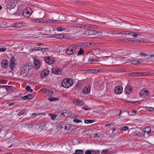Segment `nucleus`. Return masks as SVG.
Returning <instances> with one entry per match:
<instances>
[{"instance_id": "obj_1", "label": "nucleus", "mask_w": 154, "mask_h": 154, "mask_svg": "<svg viewBox=\"0 0 154 154\" xmlns=\"http://www.w3.org/2000/svg\"><path fill=\"white\" fill-rule=\"evenodd\" d=\"M80 45L79 44H73L69 48L66 50V54L69 55H72L77 53L76 49L77 47H79Z\"/></svg>"}, {"instance_id": "obj_2", "label": "nucleus", "mask_w": 154, "mask_h": 154, "mask_svg": "<svg viewBox=\"0 0 154 154\" xmlns=\"http://www.w3.org/2000/svg\"><path fill=\"white\" fill-rule=\"evenodd\" d=\"M73 84L72 79L70 78H66L63 79L61 83L62 87L66 88H68L72 86Z\"/></svg>"}, {"instance_id": "obj_3", "label": "nucleus", "mask_w": 154, "mask_h": 154, "mask_svg": "<svg viewBox=\"0 0 154 154\" xmlns=\"http://www.w3.org/2000/svg\"><path fill=\"white\" fill-rule=\"evenodd\" d=\"M24 127L27 128H32L33 130H35V131L39 132L42 130L43 126H40L36 124H33L32 125L31 124H29L28 123H26L24 125Z\"/></svg>"}, {"instance_id": "obj_4", "label": "nucleus", "mask_w": 154, "mask_h": 154, "mask_svg": "<svg viewBox=\"0 0 154 154\" xmlns=\"http://www.w3.org/2000/svg\"><path fill=\"white\" fill-rule=\"evenodd\" d=\"M17 1L16 0H10L7 6V11H9L12 9L14 8L16 5Z\"/></svg>"}, {"instance_id": "obj_5", "label": "nucleus", "mask_w": 154, "mask_h": 154, "mask_svg": "<svg viewBox=\"0 0 154 154\" xmlns=\"http://www.w3.org/2000/svg\"><path fill=\"white\" fill-rule=\"evenodd\" d=\"M10 67L12 70H14L16 67V60L14 57H12L10 59Z\"/></svg>"}, {"instance_id": "obj_6", "label": "nucleus", "mask_w": 154, "mask_h": 154, "mask_svg": "<svg viewBox=\"0 0 154 154\" xmlns=\"http://www.w3.org/2000/svg\"><path fill=\"white\" fill-rule=\"evenodd\" d=\"M62 70V69L58 67H55L52 69L51 72L53 74L59 75L61 74Z\"/></svg>"}, {"instance_id": "obj_7", "label": "nucleus", "mask_w": 154, "mask_h": 154, "mask_svg": "<svg viewBox=\"0 0 154 154\" xmlns=\"http://www.w3.org/2000/svg\"><path fill=\"white\" fill-rule=\"evenodd\" d=\"M149 94L148 90H146L144 89L143 90H141L139 92L140 96L141 97H145L148 96L149 95Z\"/></svg>"}, {"instance_id": "obj_8", "label": "nucleus", "mask_w": 154, "mask_h": 154, "mask_svg": "<svg viewBox=\"0 0 154 154\" xmlns=\"http://www.w3.org/2000/svg\"><path fill=\"white\" fill-rule=\"evenodd\" d=\"M50 73V71L48 69L44 70L40 74L42 78L43 79L46 78Z\"/></svg>"}, {"instance_id": "obj_9", "label": "nucleus", "mask_w": 154, "mask_h": 154, "mask_svg": "<svg viewBox=\"0 0 154 154\" xmlns=\"http://www.w3.org/2000/svg\"><path fill=\"white\" fill-rule=\"evenodd\" d=\"M123 88L121 86H117L114 88V92L116 94H119L122 92Z\"/></svg>"}, {"instance_id": "obj_10", "label": "nucleus", "mask_w": 154, "mask_h": 154, "mask_svg": "<svg viewBox=\"0 0 154 154\" xmlns=\"http://www.w3.org/2000/svg\"><path fill=\"white\" fill-rule=\"evenodd\" d=\"M45 60L46 63L49 65L52 64L54 62V60L51 58L49 56L45 57Z\"/></svg>"}, {"instance_id": "obj_11", "label": "nucleus", "mask_w": 154, "mask_h": 154, "mask_svg": "<svg viewBox=\"0 0 154 154\" xmlns=\"http://www.w3.org/2000/svg\"><path fill=\"white\" fill-rule=\"evenodd\" d=\"M34 68L35 69H39L41 65L40 61L38 60L35 59H34Z\"/></svg>"}, {"instance_id": "obj_12", "label": "nucleus", "mask_w": 154, "mask_h": 154, "mask_svg": "<svg viewBox=\"0 0 154 154\" xmlns=\"http://www.w3.org/2000/svg\"><path fill=\"white\" fill-rule=\"evenodd\" d=\"M109 33H111L113 34H117L118 35H121L122 36H120V37H122L124 35L125 31H110L109 32Z\"/></svg>"}, {"instance_id": "obj_13", "label": "nucleus", "mask_w": 154, "mask_h": 154, "mask_svg": "<svg viewBox=\"0 0 154 154\" xmlns=\"http://www.w3.org/2000/svg\"><path fill=\"white\" fill-rule=\"evenodd\" d=\"M125 34L126 35H132V36L134 37H136L137 35H140V33L139 32L136 33L134 32H130V31H125Z\"/></svg>"}, {"instance_id": "obj_14", "label": "nucleus", "mask_w": 154, "mask_h": 154, "mask_svg": "<svg viewBox=\"0 0 154 154\" xmlns=\"http://www.w3.org/2000/svg\"><path fill=\"white\" fill-rule=\"evenodd\" d=\"M73 102L74 104L77 106L78 105H79L80 106H82L84 104L83 100L79 99H75Z\"/></svg>"}, {"instance_id": "obj_15", "label": "nucleus", "mask_w": 154, "mask_h": 154, "mask_svg": "<svg viewBox=\"0 0 154 154\" xmlns=\"http://www.w3.org/2000/svg\"><path fill=\"white\" fill-rule=\"evenodd\" d=\"M91 87L90 85L85 87L82 90V93L85 94H87L90 92Z\"/></svg>"}, {"instance_id": "obj_16", "label": "nucleus", "mask_w": 154, "mask_h": 154, "mask_svg": "<svg viewBox=\"0 0 154 154\" xmlns=\"http://www.w3.org/2000/svg\"><path fill=\"white\" fill-rule=\"evenodd\" d=\"M8 60H3L1 62V66L3 68H6L8 66Z\"/></svg>"}, {"instance_id": "obj_17", "label": "nucleus", "mask_w": 154, "mask_h": 154, "mask_svg": "<svg viewBox=\"0 0 154 154\" xmlns=\"http://www.w3.org/2000/svg\"><path fill=\"white\" fill-rule=\"evenodd\" d=\"M119 115L121 116L122 117H125L129 115L128 112L126 111H124L122 112V111H120Z\"/></svg>"}, {"instance_id": "obj_18", "label": "nucleus", "mask_w": 154, "mask_h": 154, "mask_svg": "<svg viewBox=\"0 0 154 154\" xmlns=\"http://www.w3.org/2000/svg\"><path fill=\"white\" fill-rule=\"evenodd\" d=\"M27 68L26 66H24L20 70V73L22 75H26L27 73Z\"/></svg>"}, {"instance_id": "obj_19", "label": "nucleus", "mask_w": 154, "mask_h": 154, "mask_svg": "<svg viewBox=\"0 0 154 154\" xmlns=\"http://www.w3.org/2000/svg\"><path fill=\"white\" fill-rule=\"evenodd\" d=\"M44 93L47 95L49 96L52 95L53 92L47 89H45L44 90Z\"/></svg>"}, {"instance_id": "obj_20", "label": "nucleus", "mask_w": 154, "mask_h": 154, "mask_svg": "<svg viewBox=\"0 0 154 154\" xmlns=\"http://www.w3.org/2000/svg\"><path fill=\"white\" fill-rule=\"evenodd\" d=\"M125 91L128 94H130L132 92V89L131 86L129 85L126 86L125 87Z\"/></svg>"}, {"instance_id": "obj_21", "label": "nucleus", "mask_w": 154, "mask_h": 154, "mask_svg": "<svg viewBox=\"0 0 154 154\" xmlns=\"http://www.w3.org/2000/svg\"><path fill=\"white\" fill-rule=\"evenodd\" d=\"M30 12L27 9H26L23 10V14L24 17H28L30 15Z\"/></svg>"}, {"instance_id": "obj_22", "label": "nucleus", "mask_w": 154, "mask_h": 154, "mask_svg": "<svg viewBox=\"0 0 154 154\" xmlns=\"http://www.w3.org/2000/svg\"><path fill=\"white\" fill-rule=\"evenodd\" d=\"M132 135L133 137H141L142 136V134L140 131H135L132 133Z\"/></svg>"}, {"instance_id": "obj_23", "label": "nucleus", "mask_w": 154, "mask_h": 154, "mask_svg": "<svg viewBox=\"0 0 154 154\" xmlns=\"http://www.w3.org/2000/svg\"><path fill=\"white\" fill-rule=\"evenodd\" d=\"M151 128L149 127H146L144 128L142 130V131L144 133L146 132L148 134L151 132Z\"/></svg>"}, {"instance_id": "obj_24", "label": "nucleus", "mask_w": 154, "mask_h": 154, "mask_svg": "<svg viewBox=\"0 0 154 154\" xmlns=\"http://www.w3.org/2000/svg\"><path fill=\"white\" fill-rule=\"evenodd\" d=\"M68 112L65 111H64L63 112L62 111H60L57 112V114L58 115H59L60 116H63L66 117V115H67Z\"/></svg>"}, {"instance_id": "obj_25", "label": "nucleus", "mask_w": 154, "mask_h": 154, "mask_svg": "<svg viewBox=\"0 0 154 154\" xmlns=\"http://www.w3.org/2000/svg\"><path fill=\"white\" fill-rule=\"evenodd\" d=\"M142 75L143 76H149L151 75L150 73H145L142 74L140 72H135L136 76H141Z\"/></svg>"}, {"instance_id": "obj_26", "label": "nucleus", "mask_w": 154, "mask_h": 154, "mask_svg": "<svg viewBox=\"0 0 154 154\" xmlns=\"http://www.w3.org/2000/svg\"><path fill=\"white\" fill-rule=\"evenodd\" d=\"M26 110V109H24L21 110H17V112H18V113H17V115H18L19 116H21L22 115H23L25 113Z\"/></svg>"}, {"instance_id": "obj_27", "label": "nucleus", "mask_w": 154, "mask_h": 154, "mask_svg": "<svg viewBox=\"0 0 154 154\" xmlns=\"http://www.w3.org/2000/svg\"><path fill=\"white\" fill-rule=\"evenodd\" d=\"M22 24L20 23H17L12 24V26L16 28H18L22 26Z\"/></svg>"}, {"instance_id": "obj_28", "label": "nucleus", "mask_w": 154, "mask_h": 154, "mask_svg": "<svg viewBox=\"0 0 154 154\" xmlns=\"http://www.w3.org/2000/svg\"><path fill=\"white\" fill-rule=\"evenodd\" d=\"M49 116L51 117L52 120H54L57 117V114H54L52 113H49Z\"/></svg>"}, {"instance_id": "obj_29", "label": "nucleus", "mask_w": 154, "mask_h": 154, "mask_svg": "<svg viewBox=\"0 0 154 154\" xmlns=\"http://www.w3.org/2000/svg\"><path fill=\"white\" fill-rule=\"evenodd\" d=\"M89 35H95L96 34L97 32L95 30L89 29Z\"/></svg>"}, {"instance_id": "obj_30", "label": "nucleus", "mask_w": 154, "mask_h": 154, "mask_svg": "<svg viewBox=\"0 0 154 154\" xmlns=\"http://www.w3.org/2000/svg\"><path fill=\"white\" fill-rule=\"evenodd\" d=\"M59 100V98L56 97H51L48 99V100L51 101L52 102L53 101H56Z\"/></svg>"}, {"instance_id": "obj_31", "label": "nucleus", "mask_w": 154, "mask_h": 154, "mask_svg": "<svg viewBox=\"0 0 154 154\" xmlns=\"http://www.w3.org/2000/svg\"><path fill=\"white\" fill-rule=\"evenodd\" d=\"M86 72H87L88 73H95V69H88L87 70H86Z\"/></svg>"}, {"instance_id": "obj_32", "label": "nucleus", "mask_w": 154, "mask_h": 154, "mask_svg": "<svg viewBox=\"0 0 154 154\" xmlns=\"http://www.w3.org/2000/svg\"><path fill=\"white\" fill-rule=\"evenodd\" d=\"M84 54V51L82 48H80L79 51L78 52L77 55H82Z\"/></svg>"}, {"instance_id": "obj_33", "label": "nucleus", "mask_w": 154, "mask_h": 154, "mask_svg": "<svg viewBox=\"0 0 154 154\" xmlns=\"http://www.w3.org/2000/svg\"><path fill=\"white\" fill-rule=\"evenodd\" d=\"M118 61L120 62V63L118 64L119 65H121V64H123L127 63L126 60H124L122 59L119 60Z\"/></svg>"}, {"instance_id": "obj_34", "label": "nucleus", "mask_w": 154, "mask_h": 154, "mask_svg": "<svg viewBox=\"0 0 154 154\" xmlns=\"http://www.w3.org/2000/svg\"><path fill=\"white\" fill-rule=\"evenodd\" d=\"M83 152V151L82 150H75V152L72 154H82Z\"/></svg>"}, {"instance_id": "obj_35", "label": "nucleus", "mask_w": 154, "mask_h": 154, "mask_svg": "<svg viewBox=\"0 0 154 154\" xmlns=\"http://www.w3.org/2000/svg\"><path fill=\"white\" fill-rule=\"evenodd\" d=\"M53 37L54 38H62V37H63L64 36L62 34L60 35L58 34L57 35H54Z\"/></svg>"}, {"instance_id": "obj_36", "label": "nucleus", "mask_w": 154, "mask_h": 154, "mask_svg": "<svg viewBox=\"0 0 154 154\" xmlns=\"http://www.w3.org/2000/svg\"><path fill=\"white\" fill-rule=\"evenodd\" d=\"M144 42L143 41H142L141 40H139L138 39H136L135 40H132V43H141Z\"/></svg>"}, {"instance_id": "obj_37", "label": "nucleus", "mask_w": 154, "mask_h": 154, "mask_svg": "<svg viewBox=\"0 0 154 154\" xmlns=\"http://www.w3.org/2000/svg\"><path fill=\"white\" fill-rule=\"evenodd\" d=\"M145 109L148 111H151L154 110V108L152 107H145Z\"/></svg>"}, {"instance_id": "obj_38", "label": "nucleus", "mask_w": 154, "mask_h": 154, "mask_svg": "<svg viewBox=\"0 0 154 154\" xmlns=\"http://www.w3.org/2000/svg\"><path fill=\"white\" fill-rule=\"evenodd\" d=\"M26 90L27 91L32 92L33 90L31 88V87L29 86H27L26 88Z\"/></svg>"}, {"instance_id": "obj_39", "label": "nucleus", "mask_w": 154, "mask_h": 154, "mask_svg": "<svg viewBox=\"0 0 154 154\" xmlns=\"http://www.w3.org/2000/svg\"><path fill=\"white\" fill-rule=\"evenodd\" d=\"M94 122V121L91 120H85V123L86 124L92 123Z\"/></svg>"}, {"instance_id": "obj_40", "label": "nucleus", "mask_w": 154, "mask_h": 154, "mask_svg": "<svg viewBox=\"0 0 154 154\" xmlns=\"http://www.w3.org/2000/svg\"><path fill=\"white\" fill-rule=\"evenodd\" d=\"M44 20L42 18H38L37 23H44Z\"/></svg>"}, {"instance_id": "obj_41", "label": "nucleus", "mask_w": 154, "mask_h": 154, "mask_svg": "<svg viewBox=\"0 0 154 154\" xmlns=\"http://www.w3.org/2000/svg\"><path fill=\"white\" fill-rule=\"evenodd\" d=\"M44 23H51L52 22V20L50 19L44 20Z\"/></svg>"}, {"instance_id": "obj_42", "label": "nucleus", "mask_w": 154, "mask_h": 154, "mask_svg": "<svg viewBox=\"0 0 154 154\" xmlns=\"http://www.w3.org/2000/svg\"><path fill=\"white\" fill-rule=\"evenodd\" d=\"M84 36H88L89 35L88 30L86 31L84 33L82 34Z\"/></svg>"}, {"instance_id": "obj_43", "label": "nucleus", "mask_w": 154, "mask_h": 154, "mask_svg": "<svg viewBox=\"0 0 154 154\" xmlns=\"http://www.w3.org/2000/svg\"><path fill=\"white\" fill-rule=\"evenodd\" d=\"M84 24H77L75 26L76 27H78L79 28H84Z\"/></svg>"}, {"instance_id": "obj_44", "label": "nucleus", "mask_w": 154, "mask_h": 154, "mask_svg": "<svg viewBox=\"0 0 154 154\" xmlns=\"http://www.w3.org/2000/svg\"><path fill=\"white\" fill-rule=\"evenodd\" d=\"M6 48L5 47H2L0 46V52H4L6 50Z\"/></svg>"}, {"instance_id": "obj_45", "label": "nucleus", "mask_w": 154, "mask_h": 154, "mask_svg": "<svg viewBox=\"0 0 154 154\" xmlns=\"http://www.w3.org/2000/svg\"><path fill=\"white\" fill-rule=\"evenodd\" d=\"M103 82L101 80H99L97 82V85L100 86L102 85L103 84Z\"/></svg>"}, {"instance_id": "obj_46", "label": "nucleus", "mask_w": 154, "mask_h": 154, "mask_svg": "<svg viewBox=\"0 0 154 154\" xmlns=\"http://www.w3.org/2000/svg\"><path fill=\"white\" fill-rule=\"evenodd\" d=\"M109 150V149H106L102 150L101 151V153L102 154H107V152Z\"/></svg>"}, {"instance_id": "obj_47", "label": "nucleus", "mask_w": 154, "mask_h": 154, "mask_svg": "<svg viewBox=\"0 0 154 154\" xmlns=\"http://www.w3.org/2000/svg\"><path fill=\"white\" fill-rule=\"evenodd\" d=\"M73 121L74 122H76L77 123L82 122V121L81 120H79L77 118H74L73 119Z\"/></svg>"}, {"instance_id": "obj_48", "label": "nucleus", "mask_w": 154, "mask_h": 154, "mask_svg": "<svg viewBox=\"0 0 154 154\" xmlns=\"http://www.w3.org/2000/svg\"><path fill=\"white\" fill-rule=\"evenodd\" d=\"M128 129V128L127 126H124L120 128V130H124V131H126Z\"/></svg>"}, {"instance_id": "obj_49", "label": "nucleus", "mask_w": 154, "mask_h": 154, "mask_svg": "<svg viewBox=\"0 0 154 154\" xmlns=\"http://www.w3.org/2000/svg\"><path fill=\"white\" fill-rule=\"evenodd\" d=\"M84 28L85 29L90 28V27H91L90 24H84Z\"/></svg>"}, {"instance_id": "obj_50", "label": "nucleus", "mask_w": 154, "mask_h": 154, "mask_svg": "<svg viewBox=\"0 0 154 154\" xmlns=\"http://www.w3.org/2000/svg\"><path fill=\"white\" fill-rule=\"evenodd\" d=\"M92 151V154H99L100 153V151L99 150H93Z\"/></svg>"}, {"instance_id": "obj_51", "label": "nucleus", "mask_w": 154, "mask_h": 154, "mask_svg": "<svg viewBox=\"0 0 154 154\" xmlns=\"http://www.w3.org/2000/svg\"><path fill=\"white\" fill-rule=\"evenodd\" d=\"M72 113L71 112H68L67 115H65L66 117H71L72 116Z\"/></svg>"}, {"instance_id": "obj_52", "label": "nucleus", "mask_w": 154, "mask_h": 154, "mask_svg": "<svg viewBox=\"0 0 154 154\" xmlns=\"http://www.w3.org/2000/svg\"><path fill=\"white\" fill-rule=\"evenodd\" d=\"M66 29L65 28H61L60 27L57 28V30L58 31H62L65 30Z\"/></svg>"}, {"instance_id": "obj_53", "label": "nucleus", "mask_w": 154, "mask_h": 154, "mask_svg": "<svg viewBox=\"0 0 154 154\" xmlns=\"http://www.w3.org/2000/svg\"><path fill=\"white\" fill-rule=\"evenodd\" d=\"M127 39H122L118 40V41L119 42H127Z\"/></svg>"}, {"instance_id": "obj_54", "label": "nucleus", "mask_w": 154, "mask_h": 154, "mask_svg": "<svg viewBox=\"0 0 154 154\" xmlns=\"http://www.w3.org/2000/svg\"><path fill=\"white\" fill-rule=\"evenodd\" d=\"M38 114L36 113H33L31 114V117L32 118H34L35 116H38Z\"/></svg>"}, {"instance_id": "obj_55", "label": "nucleus", "mask_w": 154, "mask_h": 154, "mask_svg": "<svg viewBox=\"0 0 154 154\" xmlns=\"http://www.w3.org/2000/svg\"><path fill=\"white\" fill-rule=\"evenodd\" d=\"M130 62L132 64H137V60H130Z\"/></svg>"}, {"instance_id": "obj_56", "label": "nucleus", "mask_w": 154, "mask_h": 154, "mask_svg": "<svg viewBox=\"0 0 154 154\" xmlns=\"http://www.w3.org/2000/svg\"><path fill=\"white\" fill-rule=\"evenodd\" d=\"M90 28L92 29H96L98 28L97 26L95 25H93L90 24Z\"/></svg>"}, {"instance_id": "obj_57", "label": "nucleus", "mask_w": 154, "mask_h": 154, "mask_svg": "<svg viewBox=\"0 0 154 154\" xmlns=\"http://www.w3.org/2000/svg\"><path fill=\"white\" fill-rule=\"evenodd\" d=\"M6 83V81L2 79H0V84H5Z\"/></svg>"}, {"instance_id": "obj_58", "label": "nucleus", "mask_w": 154, "mask_h": 154, "mask_svg": "<svg viewBox=\"0 0 154 154\" xmlns=\"http://www.w3.org/2000/svg\"><path fill=\"white\" fill-rule=\"evenodd\" d=\"M38 18H35L34 19H32L31 20V22L33 23H38Z\"/></svg>"}, {"instance_id": "obj_59", "label": "nucleus", "mask_w": 154, "mask_h": 154, "mask_svg": "<svg viewBox=\"0 0 154 154\" xmlns=\"http://www.w3.org/2000/svg\"><path fill=\"white\" fill-rule=\"evenodd\" d=\"M95 69V73H98V72H103V71L101 69Z\"/></svg>"}, {"instance_id": "obj_60", "label": "nucleus", "mask_w": 154, "mask_h": 154, "mask_svg": "<svg viewBox=\"0 0 154 154\" xmlns=\"http://www.w3.org/2000/svg\"><path fill=\"white\" fill-rule=\"evenodd\" d=\"M117 72H124L125 71V69H118L117 70Z\"/></svg>"}, {"instance_id": "obj_61", "label": "nucleus", "mask_w": 154, "mask_h": 154, "mask_svg": "<svg viewBox=\"0 0 154 154\" xmlns=\"http://www.w3.org/2000/svg\"><path fill=\"white\" fill-rule=\"evenodd\" d=\"M88 61L91 63H92L95 61V58H90L88 60Z\"/></svg>"}, {"instance_id": "obj_62", "label": "nucleus", "mask_w": 154, "mask_h": 154, "mask_svg": "<svg viewBox=\"0 0 154 154\" xmlns=\"http://www.w3.org/2000/svg\"><path fill=\"white\" fill-rule=\"evenodd\" d=\"M85 154H92V152L91 150H87L85 152Z\"/></svg>"}, {"instance_id": "obj_63", "label": "nucleus", "mask_w": 154, "mask_h": 154, "mask_svg": "<svg viewBox=\"0 0 154 154\" xmlns=\"http://www.w3.org/2000/svg\"><path fill=\"white\" fill-rule=\"evenodd\" d=\"M33 49L35 51H38L41 50V47H35L33 48Z\"/></svg>"}, {"instance_id": "obj_64", "label": "nucleus", "mask_w": 154, "mask_h": 154, "mask_svg": "<svg viewBox=\"0 0 154 154\" xmlns=\"http://www.w3.org/2000/svg\"><path fill=\"white\" fill-rule=\"evenodd\" d=\"M75 3L77 4H79L81 5H85V4L83 2H81L79 1H76Z\"/></svg>"}]
</instances>
